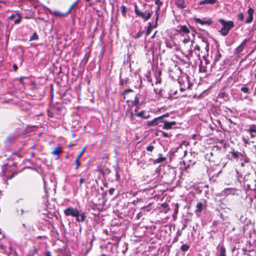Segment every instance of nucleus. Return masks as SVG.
Wrapping results in <instances>:
<instances>
[{"label": "nucleus", "instance_id": "nucleus-47", "mask_svg": "<svg viewBox=\"0 0 256 256\" xmlns=\"http://www.w3.org/2000/svg\"><path fill=\"white\" fill-rule=\"evenodd\" d=\"M170 136H171V135L168 134L167 132H162V136L163 138H169Z\"/></svg>", "mask_w": 256, "mask_h": 256}, {"label": "nucleus", "instance_id": "nucleus-18", "mask_svg": "<svg viewBox=\"0 0 256 256\" xmlns=\"http://www.w3.org/2000/svg\"><path fill=\"white\" fill-rule=\"evenodd\" d=\"M247 42L248 40L246 39L244 40L242 42V43L238 47H237V48L236 49L237 53H240L242 50Z\"/></svg>", "mask_w": 256, "mask_h": 256}, {"label": "nucleus", "instance_id": "nucleus-63", "mask_svg": "<svg viewBox=\"0 0 256 256\" xmlns=\"http://www.w3.org/2000/svg\"><path fill=\"white\" fill-rule=\"evenodd\" d=\"M230 190L228 188H225V192H224L225 194H228V192Z\"/></svg>", "mask_w": 256, "mask_h": 256}, {"label": "nucleus", "instance_id": "nucleus-61", "mask_svg": "<svg viewBox=\"0 0 256 256\" xmlns=\"http://www.w3.org/2000/svg\"><path fill=\"white\" fill-rule=\"evenodd\" d=\"M75 145V144H70L68 145V147L70 148V147H72Z\"/></svg>", "mask_w": 256, "mask_h": 256}, {"label": "nucleus", "instance_id": "nucleus-62", "mask_svg": "<svg viewBox=\"0 0 256 256\" xmlns=\"http://www.w3.org/2000/svg\"><path fill=\"white\" fill-rule=\"evenodd\" d=\"M150 114H148V115H146V116L145 114V115L144 116V119H148V118H150Z\"/></svg>", "mask_w": 256, "mask_h": 256}, {"label": "nucleus", "instance_id": "nucleus-11", "mask_svg": "<svg viewBox=\"0 0 256 256\" xmlns=\"http://www.w3.org/2000/svg\"><path fill=\"white\" fill-rule=\"evenodd\" d=\"M254 13V10L250 8L249 7L248 10V18L246 20V24H250L252 22L253 20V15Z\"/></svg>", "mask_w": 256, "mask_h": 256}, {"label": "nucleus", "instance_id": "nucleus-6", "mask_svg": "<svg viewBox=\"0 0 256 256\" xmlns=\"http://www.w3.org/2000/svg\"><path fill=\"white\" fill-rule=\"evenodd\" d=\"M126 117L128 118L132 124H135L136 123V118L135 117L136 116V114H134L131 108H128L126 112Z\"/></svg>", "mask_w": 256, "mask_h": 256}, {"label": "nucleus", "instance_id": "nucleus-53", "mask_svg": "<svg viewBox=\"0 0 256 256\" xmlns=\"http://www.w3.org/2000/svg\"><path fill=\"white\" fill-rule=\"evenodd\" d=\"M115 190V189L114 188H111L109 190H108V192H109V194H110V195H112L113 194Z\"/></svg>", "mask_w": 256, "mask_h": 256}, {"label": "nucleus", "instance_id": "nucleus-23", "mask_svg": "<svg viewBox=\"0 0 256 256\" xmlns=\"http://www.w3.org/2000/svg\"><path fill=\"white\" fill-rule=\"evenodd\" d=\"M228 226H226L225 231L226 230L228 232H231L234 230V228L232 224L230 222H228Z\"/></svg>", "mask_w": 256, "mask_h": 256}, {"label": "nucleus", "instance_id": "nucleus-24", "mask_svg": "<svg viewBox=\"0 0 256 256\" xmlns=\"http://www.w3.org/2000/svg\"><path fill=\"white\" fill-rule=\"evenodd\" d=\"M161 75H162V72L159 70L158 72V74H156V84H160L162 82V78H161Z\"/></svg>", "mask_w": 256, "mask_h": 256}, {"label": "nucleus", "instance_id": "nucleus-34", "mask_svg": "<svg viewBox=\"0 0 256 256\" xmlns=\"http://www.w3.org/2000/svg\"><path fill=\"white\" fill-rule=\"evenodd\" d=\"M140 103L139 98L138 97L136 96L134 100L132 101V104L134 106H138Z\"/></svg>", "mask_w": 256, "mask_h": 256}, {"label": "nucleus", "instance_id": "nucleus-33", "mask_svg": "<svg viewBox=\"0 0 256 256\" xmlns=\"http://www.w3.org/2000/svg\"><path fill=\"white\" fill-rule=\"evenodd\" d=\"M220 24L223 26V27L222 28L220 32L222 36H224V19H220L219 20Z\"/></svg>", "mask_w": 256, "mask_h": 256}, {"label": "nucleus", "instance_id": "nucleus-38", "mask_svg": "<svg viewBox=\"0 0 256 256\" xmlns=\"http://www.w3.org/2000/svg\"><path fill=\"white\" fill-rule=\"evenodd\" d=\"M144 110H142L141 112H138V113H136V116H138V117H140L142 118H144V116L145 115L144 114Z\"/></svg>", "mask_w": 256, "mask_h": 256}, {"label": "nucleus", "instance_id": "nucleus-17", "mask_svg": "<svg viewBox=\"0 0 256 256\" xmlns=\"http://www.w3.org/2000/svg\"><path fill=\"white\" fill-rule=\"evenodd\" d=\"M204 207H206V206L204 204L201 202H198L196 205V210H195V212H200L202 210Z\"/></svg>", "mask_w": 256, "mask_h": 256}, {"label": "nucleus", "instance_id": "nucleus-45", "mask_svg": "<svg viewBox=\"0 0 256 256\" xmlns=\"http://www.w3.org/2000/svg\"><path fill=\"white\" fill-rule=\"evenodd\" d=\"M238 20L240 21L242 20L244 18V14L242 12L238 14Z\"/></svg>", "mask_w": 256, "mask_h": 256}, {"label": "nucleus", "instance_id": "nucleus-29", "mask_svg": "<svg viewBox=\"0 0 256 256\" xmlns=\"http://www.w3.org/2000/svg\"><path fill=\"white\" fill-rule=\"evenodd\" d=\"M38 40V36L36 32H34L30 37V41L37 40Z\"/></svg>", "mask_w": 256, "mask_h": 256}, {"label": "nucleus", "instance_id": "nucleus-54", "mask_svg": "<svg viewBox=\"0 0 256 256\" xmlns=\"http://www.w3.org/2000/svg\"><path fill=\"white\" fill-rule=\"evenodd\" d=\"M178 205L177 204H176V208L174 210V214H177L178 213Z\"/></svg>", "mask_w": 256, "mask_h": 256}, {"label": "nucleus", "instance_id": "nucleus-4", "mask_svg": "<svg viewBox=\"0 0 256 256\" xmlns=\"http://www.w3.org/2000/svg\"><path fill=\"white\" fill-rule=\"evenodd\" d=\"M165 120L162 119L160 116L154 118L152 121L147 122V126H158L160 127H162Z\"/></svg>", "mask_w": 256, "mask_h": 256}, {"label": "nucleus", "instance_id": "nucleus-15", "mask_svg": "<svg viewBox=\"0 0 256 256\" xmlns=\"http://www.w3.org/2000/svg\"><path fill=\"white\" fill-rule=\"evenodd\" d=\"M175 4L180 8H186V4L184 0H176Z\"/></svg>", "mask_w": 256, "mask_h": 256}, {"label": "nucleus", "instance_id": "nucleus-60", "mask_svg": "<svg viewBox=\"0 0 256 256\" xmlns=\"http://www.w3.org/2000/svg\"><path fill=\"white\" fill-rule=\"evenodd\" d=\"M46 256H52L51 253L50 251H47L45 254Z\"/></svg>", "mask_w": 256, "mask_h": 256}, {"label": "nucleus", "instance_id": "nucleus-42", "mask_svg": "<svg viewBox=\"0 0 256 256\" xmlns=\"http://www.w3.org/2000/svg\"><path fill=\"white\" fill-rule=\"evenodd\" d=\"M199 70L200 72H206V69L205 67H202V63L199 65Z\"/></svg>", "mask_w": 256, "mask_h": 256}, {"label": "nucleus", "instance_id": "nucleus-26", "mask_svg": "<svg viewBox=\"0 0 256 256\" xmlns=\"http://www.w3.org/2000/svg\"><path fill=\"white\" fill-rule=\"evenodd\" d=\"M128 79L120 78V84L121 86L124 87L126 86L128 83Z\"/></svg>", "mask_w": 256, "mask_h": 256}, {"label": "nucleus", "instance_id": "nucleus-16", "mask_svg": "<svg viewBox=\"0 0 256 256\" xmlns=\"http://www.w3.org/2000/svg\"><path fill=\"white\" fill-rule=\"evenodd\" d=\"M78 216H76V220L80 222H84L86 219V216L84 212H82V214H80L79 211H78Z\"/></svg>", "mask_w": 256, "mask_h": 256}, {"label": "nucleus", "instance_id": "nucleus-55", "mask_svg": "<svg viewBox=\"0 0 256 256\" xmlns=\"http://www.w3.org/2000/svg\"><path fill=\"white\" fill-rule=\"evenodd\" d=\"M190 38H186L184 39L183 42L184 44H186V43L188 42H190Z\"/></svg>", "mask_w": 256, "mask_h": 256}, {"label": "nucleus", "instance_id": "nucleus-22", "mask_svg": "<svg viewBox=\"0 0 256 256\" xmlns=\"http://www.w3.org/2000/svg\"><path fill=\"white\" fill-rule=\"evenodd\" d=\"M38 252V248L34 246L32 250H30L28 254L26 256H34Z\"/></svg>", "mask_w": 256, "mask_h": 256}, {"label": "nucleus", "instance_id": "nucleus-43", "mask_svg": "<svg viewBox=\"0 0 256 256\" xmlns=\"http://www.w3.org/2000/svg\"><path fill=\"white\" fill-rule=\"evenodd\" d=\"M240 90L242 92H244L246 94H248L250 92L249 89L247 87H242Z\"/></svg>", "mask_w": 256, "mask_h": 256}, {"label": "nucleus", "instance_id": "nucleus-50", "mask_svg": "<svg viewBox=\"0 0 256 256\" xmlns=\"http://www.w3.org/2000/svg\"><path fill=\"white\" fill-rule=\"evenodd\" d=\"M144 214V212H142V210L138 214H137V217L138 218H140V217H142L143 215Z\"/></svg>", "mask_w": 256, "mask_h": 256}, {"label": "nucleus", "instance_id": "nucleus-51", "mask_svg": "<svg viewBox=\"0 0 256 256\" xmlns=\"http://www.w3.org/2000/svg\"><path fill=\"white\" fill-rule=\"evenodd\" d=\"M220 256H224V247L222 246L220 248Z\"/></svg>", "mask_w": 256, "mask_h": 256}, {"label": "nucleus", "instance_id": "nucleus-3", "mask_svg": "<svg viewBox=\"0 0 256 256\" xmlns=\"http://www.w3.org/2000/svg\"><path fill=\"white\" fill-rule=\"evenodd\" d=\"M2 173L4 176L8 179L10 180L12 178L18 174L16 171L12 170L10 169V167L7 164L2 166Z\"/></svg>", "mask_w": 256, "mask_h": 256}, {"label": "nucleus", "instance_id": "nucleus-41", "mask_svg": "<svg viewBox=\"0 0 256 256\" xmlns=\"http://www.w3.org/2000/svg\"><path fill=\"white\" fill-rule=\"evenodd\" d=\"M18 18L14 20V24H18L21 21V16L19 14H18Z\"/></svg>", "mask_w": 256, "mask_h": 256}, {"label": "nucleus", "instance_id": "nucleus-52", "mask_svg": "<svg viewBox=\"0 0 256 256\" xmlns=\"http://www.w3.org/2000/svg\"><path fill=\"white\" fill-rule=\"evenodd\" d=\"M248 131L250 133L256 132V128H255L254 126H252L248 130Z\"/></svg>", "mask_w": 256, "mask_h": 256}, {"label": "nucleus", "instance_id": "nucleus-31", "mask_svg": "<svg viewBox=\"0 0 256 256\" xmlns=\"http://www.w3.org/2000/svg\"><path fill=\"white\" fill-rule=\"evenodd\" d=\"M148 28L146 29V36H148L150 34L152 30V28L151 27V23L150 22H148Z\"/></svg>", "mask_w": 256, "mask_h": 256}, {"label": "nucleus", "instance_id": "nucleus-12", "mask_svg": "<svg viewBox=\"0 0 256 256\" xmlns=\"http://www.w3.org/2000/svg\"><path fill=\"white\" fill-rule=\"evenodd\" d=\"M49 12L50 14H54L55 16H58L60 18H64L68 15V13L67 12H62L57 10H54L53 11L50 10H49Z\"/></svg>", "mask_w": 256, "mask_h": 256}, {"label": "nucleus", "instance_id": "nucleus-5", "mask_svg": "<svg viewBox=\"0 0 256 256\" xmlns=\"http://www.w3.org/2000/svg\"><path fill=\"white\" fill-rule=\"evenodd\" d=\"M78 210L76 208L72 207H68L64 210V214L66 216H72V217H76L78 215Z\"/></svg>", "mask_w": 256, "mask_h": 256}, {"label": "nucleus", "instance_id": "nucleus-19", "mask_svg": "<svg viewBox=\"0 0 256 256\" xmlns=\"http://www.w3.org/2000/svg\"><path fill=\"white\" fill-rule=\"evenodd\" d=\"M216 0H203L199 2L198 5L202 4H215Z\"/></svg>", "mask_w": 256, "mask_h": 256}, {"label": "nucleus", "instance_id": "nucleus-35", "mask_svg": "<svg viewBox=\"0 0 256 256\" xmlns=\"http://www.w3.org/2000/svg\"><path fill=\"white\" fill-rule=\"evenodd\" d=\"M86 148V146H84L82 147V148L81 149L80 151V152L79 154H78L76 158H80L82 156V154H84L85 150Z\"/></svg>", "mask_w": 256, "mask_h": 256}, {"label": "nucleus", "instance_id": "nucleus-40", "mask_svg": "<svg viewBox=\"0 0 256 256\" xmlns=\"http://www.w3.org/2000/svg\"><path fill=\"white\" fill-rule=\"evenodd\" d=\"M77 4V2H74L70 7V8H68V10L66 11L68 13V14L69 13H70V12H71L73 8L76 4Z\"/></svg>", "mask_w": 256, "mask_h": 256}, {"label": "nucleus", "instance_id": "nucleus-30", "mask_svg": "<svg viewBox=\"0 0 256 256\" xmlns=\"http://www.w3.org/2000/svg\"><path fill=\"white\" fill-rule=\"evenodd\" d=\"M154 3L157 6L156 9L160 10V7L162 5L163 2L160 0H156Z\"/></svg>", "mask_w": 256, "mask_h": 256}, {"label": "nucleus", "instance_id": "nucleus-21", "mask_svg": "<svg viewBox=\"0 0 256 256\" xmlns=\"http://www.w3.org/2000/svg\"><path fill=\"white\" fill-rule=\"evenodd\" d=\"M194 50L198 51V52H196L198 57L200 58V56L205 57V54H202V52L200 51V46L196 45L194 46Z\"/></svg>", "mask_w": 256, "mask_h": 256}, {"label": "nucleus", "instance_id": "nucleus-1", "mask_svg": "<svg viewBox=\"0 0 256 256\" xmlns=\"http://www.w3.org/2000/svg\"><path fill=\"white\" fill-rule=\"evenodd\" d=\"M152 5L148 6L149 8L146 9L144 12H142L138 10L136 5L134 6V12L137 16L142 18L144 20H148L152 16L153 12L152 8Z\"/></svg>", "mask_w": 256, "mask_h": 256}, {"label": "nucleus", "instance_id": "nucleus-25", "mask_svg": "<svg viewBox=\"0 0 256 256\" xmlns=\"http://www.w3.org/2000/svg\"><path fill=\"white\" fill-rule=\"evenodd\" d=\"M80 158H76L75 160H74V163H75V164H76V166H75V168H74V170H78V168L80 167Z\"/></svg>", "mask_w": 256, "mask_h": 256}, {"label": "nucleus", "instance_id": "nucleus-48", "mask_svg": "<svg viewBox=\"0 0 256 256\" xmlns=\"http://www.w3.org/2000/svg\"><path fill=\"white\" fill-rule=\"evenodd\" d=\"M230 154H231L232 156L234 158H236L238 156V154L237 152H230Z\"/></svg>", "mask_w": 256, "mask_h": 256}, {"label": "nucleus", "instance_id": "nucleus-32", "mask_svg": "<svg viewBox=\"0 0 256 256\" xmlns=\"http://www.w3.org/2000/svg\"><path fill=\"white\" fill-rule=\"evenodd\" d=\"M190 248V246L186 244H184L181 246L180 250L184 252L187 251Z\"/></svg>", "mask_w": 256, "mask_h": 256}, {"label": "nucleus", "instance_id": "nucleus-8", "mask_svg": "<svg viewBox=\"0 0 256 256\" xmlns=\"http://www.w3.org/2000/svg\"><path fill=\"white\" fill-rule=\"evenodd\" d=\"M176 122L175 121L168 122L165 120L162 124V128L164 130H169L172 128V126L176 125Z\"/></svg>", "mask_w": 256, "mask_h": 256}, {"label": "nucleus", "instance_id": "nucleus-49", "mask_svg": "<svg viewBox=\"0 0 256 256\" xmlns=\"http://www.w3.org/2000/svg\"><path fill=\"white\" fill-rule=\"evenodd\" d=\"M158 20H155V22H154V25H152L151 24V27L153 29V28H156L158 27Z\"/></svg>", "mask_w": 256, "mask_h": 256}, {"label": "nucleus", "instance_id": "nucleus-14", "mask_svg": "<svg viewBox=\"0 0 256 256\" xmlns=\"http://www.w3.org/2000/svg\"><path fill=\"white\" fill-rule=\"evenodd\" d=\"M222 57V54L220 53L219 50L218 49L217 53L215 56L214 59V66L216 67H218L219 65L220 64L218 63V61L220 60V58Z\"/></svg>", "mask_w": 256, "mask_h": 256}, {"label": "nucleus", "instance_id": "nucleus-56", "mask_svg": "<svg viewBox=\"0 0 256 256\" xmlns=\"http://www.w3.org/2000/svg\"><path fill=\"white\" fill-rule=\"evenodd\" d=\"M160 117H162V119H164V118H166V117H168L169 116V114L168 113H166L165 114H164L163 115L160 116Z\"/></svg>", "mask_w": 256, "mask_h": 256}, {"label": "nucleus", "instance_id": "nucleus-59", "mask_svg": "<svg viewBox=\"0 0 256 256\" xmlns=\"http://www.w3.org/2000/svg\"><path fill=\"white\" fill-rule=\"evenodd\" d=\"M204 44L206 45V47H205L206 50V52H208V46L206 43H204Z\"/></svg>", "mask_w": 256, "mask_h": 256}, {"label": "nucleus", "instance_id": "nucleus-27", "mask_svg": "<svg viewBox=\"0 0 256 256\" xmlns=\"http://www.w3.org/2000/svg\"><path fill=\"white\" fill-rule=\"evenodd\" d=\"M132 92H134L133 90H132V88H128L126 89L124 92H122V94L124 96V98H126V94H128V93Z\"/></svg>", "mask_w": 256, "mask_h": 256}, {"label": "nucleus", "instance_id": "nucleus-44", "mask_svg": "<svg viewBox=\"0 0 256 256\" xmlns=\"http://www.w3.org/2000/svg\"><path fill=\"white\" fill-rule=\"evenodd\" d=\"M144 32L143 31H139L134 36L135 38H140L143 34Z\"/></svg>", "mask_w": 256, "mask_h": 256}, {"label": "nucleus", "instance_id": "nucleus-7", "mask_svg": "<svg viewBox=\"0 0 256 256\" xmlns=\"http://www.w3.org/2000/svg\"><path fill=\"white\" fill-rule=\"evenodd\" d=\"M62 149L60 145L58 144L54 148V150L51 152V154L54 156H56V159H58L60 157V155L62 153Z\"/></svg>", "mask_w": 256, "mask_h": 256}, {"label": "nucleus", "instance_id": "nucleus-9", "mask_svg": "<svg viewBox=\"0 0 256 256\" xmlns=\"http://www.w3.org/2000/svg\"><path fill=\"white\" fill-rule=\"evenodd\" d=\"M180 29L177 30V32L178 34L184 35V34H188L190 33V31L189 28L186 26H179Z\"/></svg>", "mask_w": 256, "mask_h": 256}, {"label": "nucleus", "instance_id": "nucleus-39", "mask_svg": "<svg viewBox=\"0 0 256 256\" xmlns=\"http://www.w3.org/2000/svg\"><path fill=\"white\" fill-rule=\"evenodd\" d=\"M121 8V12L122 14L124 16L126 14V8L125 6L122 5L120 7Z\"/></svg>", "mask_w": 256, "mask_h": 256}, {"label": "nucleus", "instance_id": "nucleus-20", "mask_svg": "<svg viewBox=\"0 0 256 256\" xmlns=\"http://www.w3.org/2000/svg\"><path fill=\"white\" fill-rule=\"evenodd\" d=\"M158 156H159V158H156V159L154 160V164H158V163H160V162H164L166 159V157L162 156V154H158Z\"/></svg>", "mask_w": 256, "mask_h": 256}, {"label": "nucleus", "instance_id": "nucleus-10", "mask_svg": "<svg viewBox=\"0 0 256 256\" xmlns=\"http://www.w3.org/2000/svg\"><path fill=\"white\" fill-rule=\"evenodd\" d=\"M234 25L232 21H225V36L228 34L229 30L234 27Z\"/></svg>", "mask_w": 256, "mask_h": 256}, {"label": "nucleus", "instance_id": "nucleus-46", "mask_svg": "<svg viewBox=\"0 0 256 256\" xmlns=\"http://www.w3.org/2000/svg\"><path fill=\"white\" fill-rule=\"evenodd\" d=\"M146 149L148 152H152L154 149V146L152 145H149L147 146Z\"/></svg>", "mask_w": 256, "mask_h": 256}, {"label": "nucleus", "instance_id": "nucleus-13", "mask_svg": "<svg viewBox=\"0 0 256 256\" xmlns=\"http://www.w3.org/2000/svg\"><path fill=\"white\" fill-rule=\"evenodd\" d=\"M194 20L196 23L200 24L202 25H204V24L210 25L212 22V20L210 19L205 20L204 18L203 20H202L200 18H195Z\"/></svg>", "mask_w": 256, "mask_h": 256}, {"label": "nucleus", "instance_id": "nucleus-36", "mask_svg": "<svg viewBox=\"0 0 256 256\" xmlns=\"http://www.w3.org/2000/svg\"><path fill=\"white\" fill-rule=\"evenodd\" d=\"M160 12V10H158V9L156 10H155V16H156L155 20L158 21Z\"/></svg>", "mask_w": 256, "mask_h": 256}, {"label": "nucleus", "instance_id": "nucleus-58", "mask_svg": "<svg viewBox=\"0 0 256 256\" xmlns=\"http://www.w3.org/2000/svg\"><path fill=\"white\" fill-rule=\"evenodd\" d=\"M12 67L14 71H16L18 68L17 65L16 64H14Z\"/></svg>", "mask_w": 256, "mask_h": 256}, {"label": "nucleus", "instance_id": "nucleus-57", "mask_svg": "<svg viewBox=\"0 0 256 256\" xmlns=\"http://www.w3.org/2000/svg\"><path fill=\"white\" fill-rule=\"evenodd\" d=\"M168 204L166 203V202H164L163 204H162V206L163 207V208H168Z\"/></svg>", "mask_w": 256, "mask_h": 256}, {"label": "nucleus", "instance_id": "nucleus-2", "mask_svg": "<svg viewBox=\"0 0 256 256\" xmlns=\"http://www.w3.org/2000/svg\"><path fill=\"white\" fill-rule=\"evenodd\" d=\"M190 76L186 75V80L181 79L178 81L180 86V90L181 92H184L186 89L190 90L192 88L193 84L190 82Z\"/></svg>", "mask_w": 256, "mask_h": 256}, {"label": "nucleus", "instance_id": "nucleus-64", "mask_svg": "<svg viewBox=\"0 0 256 256\" xmlns=\"http://www.w3.org/2000/svg\"><path fill=\"white\" fill-rule=\"evenodd\" d=\"M48 116L50 117H52V112L50 110H48Z\"/></svg>", "mask_w": 256, "mask_h": 256}, {"label": "nucleus", "instance_id": "nucleus-37", "mask_svg": "<svg viewBox=\"0 0 256 256\" xmlns=\"http://www.w3.org/2000/svg\"><path fill=\"white\" fill-rule=\"evenodd\" d=\"M86 181V178H84V176L82 177L80 180H79V186L80 188L82 187L83 184Z\"/></svg>", "mask_w": 256, "mask_h": 256}, {"label": "nucleus", "instance_id": "nucleus-28", "mask_svg": "<svg viewBox=\"0 0 256 256\" xmlns=\"http://www.w3.org/2000/svg\"><path fill=\"white\" fill-rule=\"evenodd\" d=\"M150 204H148L147 206H143L141 208L142 212H144V214H146V212H149L151 210V208H149V206H150Z\"/></svg>", "mask_w": 256, "mask_h": 256}]
</instances>
